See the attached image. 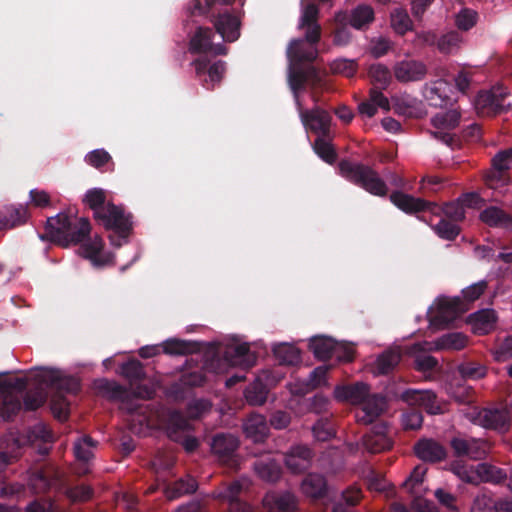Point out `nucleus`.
Masks as SVG:
<instances>
[{"label":"nucleus","instance_id":"f257e3e1","mask_svg":"<svg viewBox=\"0 0 512 512\" xmlns=\"http://www.w3.org/2000/svg\"><path fill=\"white\" fill-rule=\"evenodd\" d=\"M83 203L93 211V218L99 225L112 231L109 235L111 245L121 247L133 230L132 215L122 206L108 202L106 192L101 188L87 190Z\"/></svg>","mask_w":512,"mask_h":512},{"label":"nucleus","instance_id":"f03ea898","mask_svg":"<svg viewBox=\"0 0 512 512\" xmlns=\"http://www.w3.org/2000/svg\"><path fill=\"white\" fill-rule=\"evenodd\" d=\"M321 81L318 70L312 66L307 67H289L288 84L293 93L301 121L306 129L318 135V137H330L331 134V114L319 107L304 110L300 102L299 93L305 89L306 85L317 86Z\"/></svg>","mask_w":512,"mask_h":512},{"label":"nucleus","instance_id":"7ed1b4c3","mask_svg":"<svg viewBox=\"0 0 512 512\" xmlns=\"http://www.w3.org/2000/svg\"><path fill=\"white\" fill-rule=\"evenodd\" d=\"M235 0H191L187 6L190 16H205L225 42H235L240 37L241 20L232 7Z\"/></svg>","mask_w":512,"mask_h":512},{"label":"nucleus","instance_id":"20e7f679","mask_svg":"<svg viewBox=\"0 0 512 512\" xmlns=\"http://www.w3.org/2000/svg\"><path fill=\"white\" fill-rule=\"evenodd\" d=\"M319 8L314 3L302 9L298 29H305L304 38L292 39L287 48L289 67H305L304 63H313L318 56L317 44L321 39V26L318 23Z\"/></svg>","mask_w":512,"mask_h":512},{"label":"nucleus","instance_id":"39448f33","mask_svg":"<svg viewBox=\"0 0 512 512\" xmlns=\"http://www.w3.org/2000/svg\"><path fill=\"white\" fill-rule=\"evenodd\" d=\"M91 224L88 218L70 215L64 212L49 217L45 225L43 240H50L63 247L83 242L90 234Z\"/></svg>","mask_w":512,"mask_h":512},{"label":"nucleus","instance_id":"423d86ee","mask_svg":"<svg viewBox=\"0 0 512 512\" xmlns=\"http://www.w3.org/2000/svg\"><path fill=\"white\" fill-rule=\"evenodd\" d=\"M340 174L349 182L368 193L384 197L388 194L386 182L371 166L350 160H341L338 164Z\"/></svg>","mask_w":512,"mask_h":512},{"label":"nucleus","instance_id":"0eeeda50","mask_svg":"<svg viewBox=\"0 0 512 512\" xmlns=\"http://www.w3.org/2000/svg\"><path fill=\"white\" fill-rule=\"evenodd\" d=\"M340 174L349 182L368 193L384 197L388 194L386 182L371 166L350 160H341L338 164Z\"/></svg>","mask_w":512,"mask_h":512},{"label":"nucleus","instance_id":"6e6552de","mask_svg":"<svg viewBox=\"0 0 512 512\" xmlns=\"http://www.w3.org/2000/svg\"><path fill=\"white\" fill-rule=\"evenodd\" d=\"M165 427L168 437L175 442L182 444L186 452H194L199 441L196 437L188 435L190 423L187 418L178 410L170 411L165 420Z\"/></svg>","mask_w":512,"mask_h":512},{"label":"nucleus","instance_id":"1a4fd4ad","mask_svg":"<svg viewBox=\"0 0 512 512\" xmlns=\"http://www.w3.org/2000/svg\"><path fill=\"white\" fill-rule=\"evenodd\" d=\"M34 380L41 384L55 388V394H76L80 390L79 381L73 376H66L56 369H41L33 374Z\"/></svg>","mask_w":512,"mask_h":512},{"label":"nucleus","instance_id":"9d476101","mask_svg":"<svg viewBox=\"0 0 512 512\" xmlns=\"http://www.w3.org/2000/svg\"><path fill=\"white\" fill-rule=\"evenodd\" d=\"M466 311L467 307L461 298L443 297L438 300L437 313L429 319V323L433 327L443 329L451 325Z\"/></svg>","mask_w":512,"mask_h":512},{"label":"nucleus","instance_id":"9b49d317","mask_svg":"<svg viewBox=\"0 0 512 512\" xmlns=\"http://www.w3.org/2000/svg\"><path fill=\"white\" fill-rule=\"evenodd\" d=\"M473 422L481 427L505 433L510 428V414L504 407H485L475 412Z\"/></svg>","mask_w":512,"mask_h":512},{"label":"nucleus","instance_id":"f8f14e48","mask_svg":"<svg viewBox=\"0 0 512 512\" xmlns=\"http://www.w3.org/2000/svg\"><path fill=\"white\" fill-rule=\"evenodd\" d=\"M163 350L168 355H187L200 351V344L195 341L171 338L159 345H147L139 349V356L144 359L152 358Z\"/></svg>","mask_w":512,"mask_h":512},{"label":"nucleus","instance_id":"ddd939ff","mask_svg":"<svg viewBox=\"0 0 512 512\" xmlns=\"http://www.w3.org/2000/svg\"><path fill=\"white\" fill-rule=\"evenodd\" d=\"M97 388L108 400L119 401L121 403V409L130 414L138 412L140 405L135 402V399L140 396L138 393L132 394L124 386L115 381L106 379L101 380L97 384Z\"/></svg>","mask_w":512,"mask_h":512},{"label":"nucleus","instance_id":"4468645a","mask_svg":"<svg viewBox=\"0 0 512 512\" xmlns=\"http://www.w3.org/2000/svg\"><path fill=\"white\" fill-rule=\"evenodd\" d=\"M508 92L502 86H494L490 91H481L477 95L474 105L478 115L491 117L504 111L503 101Z\"/></svg>","mask_w":512,"mask_h":512},{"label":"nucleus","instance_id":"2eb2a0df","mask_svg":"<svg viewBox=\"0 0 512 512\" xmlns=\"http://www.w3.org/2000/svg\"><path fill=\"white\" fill-rule=\"evenodd\" d=\"M239 439L231 433H216L212 437L211 451L220 462L229 467L237 465V450L239 448Z\"/></svg>","mask_w":512,"mask_h":512},{"label":"nucleus","instance_id":"dca6fc26","mask_svg":"<svg viewBox=\"0 0 512 512\" xmlns=\"http://www.w3.org/2000/svg\"><path fill=\"white\" fill-rule=\"evenodd\" d=\"M214 32L209 27L199 26L189 41V51L192 54L226 55L227 47L222 43H213Z\"/></svg>","mask_w":512,"mask_h":512},{"label":"nucleus","instance_id":"f3484780","mask_svg":"<svg viewBox=\"0 0 512 512\" xmlns=\"http://www.w3.org/2000/svg\"><path fill=\"white\" fill-rule=\"evenodd\" d=\"M244 484L240 480H234L219 487L215 492V498L228 503V512H254L252 507L241 500Z\"/></svg>","mask_w":512,"mask_h":512},{"label":"nucleus","instance_id":"a211bd4d","mask_svg":"<svg viewBox=\"0 0 512 512\" xmlns=\"http://www.w3.org/2000/svg\"><path fill=\"white\" fill-rule=\"evenodd\" d=\"M197 78L207 90H213L219 84L226 70V63L218 60L214 63L206 58H199L193 61Z\"/></svg>","mask_w":512,"mask_h":512},{"label":"nucleus","instance_id":"6ab92c4d","mask_svg":"<svg viewBox=\"0 0 512 512\" xmlns=\"http://www.w3.org/2000/svg\"><path fill=\"white\" fill-rule=\"evenodd\" d=\"M450 445L457 457H468L472 460L483 459L489 452L487 441L482 439L454 437Z\"/></svg>","mask_w":512,"mask_h":512},{"label":"nucleus","instance_id":"aec40b11","mask_svg":"<svg viewBox=\"0 0 512 512\" xmlns=\"http://www.w3.org/2000/svg\"><path fill=\"white\" fill-rule=\"evenodd\" d=\"M401 398L410 406L423 408L430 415L443 413V408L437 399V395L431 390H405Z\"/></svg>","mask_w":512,"mask_h":512},{"label":"nucleus","instance_id":"412c9836","mask_svg":"<svg viewBox=\"0 0 512 512\" xmlns=\"http://www.w3.org/2000/svg\"><path fill=\"white\" fill-rule=\"evenodd\" d=\"M390 201L400 210L407 214H415L418 212H435L438 205L434 202L426 201L406 194L403 191H394L390 194Z\"/></svg>","mask_w":512,"mask_h":512},{"label":"nucleus","instance_id":"4be33fe9","mask_svg":"<svg viewBox=\"0 0 512 512\" xmlns=\"http://www.w3.org/2000/svg\"><path fill=\"white\" fill-rule=\"evenodd\" d=\"M394 76L401 83L422 81L428 72L425 63L415 59H404L393 67Z\"/></svg>","mask_w":512,"mask_h":512},{"label":"nucleus","instance_id":"5701e85b","mask_svg":"<svg viewBox=\"0 0 512 512\" xmlns=\"http://www.w3.org/2000/svg\"><path fill=\"white\" fill-rule=\"evenodd\" d=\"M262 504L268 512H295L298 502L291 492L271 491L265 494Z\"/></svg>","mask_w":512,"mask_h":512},{"label":"nucleus","instance_id":"b1692460","mask_svg":"<svg viewBox=\"0 0 512 512\" xmlns=\"http://www.w3.org/2000/svg\"><path fill=\"white\" fill-rule=\"evenodd\" d=\"M336 22L349 23V25L357 30L367 28L374 21V10L369 5H358L348 12H339L335 17Z\"/></svg>","mask_w":512,"mask_h":512},{"label":"nucleus","instance_id":"393cba45","mask_svg":"<svg viewBox=\"0 0 512 512\" xmlns=\"http://www.w3.org/2000/svg\"><path fill=\"white\" fill-rule=\"evenodd\" d=\"M313 455L308 446L295 445L285 454L284 462L292 473H302L310 467Z\"/></svg>","mask_w":512,"mask_h":512},{"label":"nucleus","instance_id":"a878e982","mask_svg":"<svg viewBox=\"0 0 512 512\" xmlns=\"http://www.w3.org/2000/svg\"><path fill=\"white\" fill-rule=\"evenodd\" d=\"M415 455L424 462L437 463L443 461L447 451L438 441L429 438L419 439L413 447Z\"/></svg>","mask_w":512,"mask_h":512},{"label":"nucleus","instance_id":"bb28decb","mask_svg":"<svg viewBox=\"0 0 512 512\" xmlns=\"http://www.w3.org/2000/svg\"><path fill=\"white\" fill-rule=\"evenodd\" d=\"M384 398L378 394H370L356 409L355 418L358 423L371 424L382 413Z\"/></svg>","mask_w":512,"mask_h":512},{"label":"nucleus","instance_id":"cd10ccee","mask_svg":"<svg viewBox=\"0 0 512 512\" xmlns=\"http://www.w3.org/2000/svg\"><path fill=\"white\" fill-rule=\"evenodd\" d=\"M385 429V426H376L362 437V445L369 453H381L392 448L393 441Z\"/></svg>","mask_w":512,"mask_h":512},{"label":"nucleus","instance_id":"c85d7f7f","mask_svg":"<svg viewBox=\"0 0 512 512\" xmlns=\"http://www.w3.org/2000/svg\"><path fill=\"white\" fill-rule=\"evenodd\" d=\"M334 393L335 397L339 400L360 405L370 395V387L366 383L357 382L350 385L337 386Z\"/></svg>","mask_w":512,"mask_h":512},{"label":"nucleus","instance_id":"c756f323","mask_svg":"<svg viewBox=\"0 0 512 512\" xmlns=\"http://www.w3.org/2000/svg\"><path fill=\"white\" fill-rule=\"evenodd\" d=\"M470 510L471 512H512V502L494 501L487 493H481L474 498Z\"/></svg>","mask_w":512,"mask_h":512},{"label":"nucleus","instance_id":"7c9ffc66","mask_svg":"<svg viewBox=\"0 0 512 512\" xmlns=\"http://www.w3.org/2000/svg\"><path fill=\"white\" fill-rule=\"evenodd\" d=\"M28 211L23 206H4L0 208V230L12 229L26 223Z\"/></svg>","mask_w":512,"mask_h":512},{"label":"nucleus","instance_id":"2f4dec72","mask_svg":"<svg viewBox=\"0 0 512 512\" xmlns=\"http://www.w3.org/2000/svg\"><path fill=\"white\" fill-rule=\"evenodd\" d=\"M479 218L490 227L512 230V215L497 206L485 208Z\"/></svg>","mask_w":512,"mask_h":512},{"label":"nucleus","instance_id":"473e14b6","mask_svg":"<svg viewBox=\"0 0 512 512\" xmlns=\"http://www.w3.org/2000/svg\"><path fill=\"white\" fill-rule=\"evenodd\" d=\"M301 490L312 499L324 498L328 492L327 480L322 474L309 473L302 480Z\"/></svg>","mask_w":512,"mask_h":512},{"label":"nucleus","instance_id":"72a5a7b5","mask_svg":"<svg viewBox=\"0 0 512 512\" xmlns=\"http://www.w3.org/2000/svg\"><path fill=\"white\" fill-rule=\"evenodd\" d=\"M243 429L247 437L260 442L267 437L269 426L263 415L251 414L244 421Z\"/></svg>","mask_w":512,"mask_h":512},{"label":"nucleus","instance_id":"f704fd0d","mask_svg":"<svg viewBox=\"0 0 512 512\" xmlns=\"http://www.w3.org/2000/svg\"><path fill=\"white\" fill-rule=\"evenodd\" d=\"M254 470L259 478L271 483L278 481L282 474L280 464L270 457L257 459L254 462Z\"/></svg>","mask_w":512,"mask_h":512},{"label":"nucleus","instance_id":"c9c22d12","mask_svg":"<svg viewBox=\"0 0 512 512\" xmlns=\"http://www.w3.org/2000/svg\"><path fill=\"white\" fill-rule=\"evenodd\" d=\"M338 348L337 342L329 337L315 336L312 337L309 342V349L317 359L322 361H326L335 356V351Z\"/></svg>","mask_w":512,"mask_h":512},{"label":"nucleus","instance_id":"e433bc0d","mask_svg":"<svg viewBox=\"0 0 512 512\" xmlns=\"http://www.w3.org/2000/svg\"><path fill=\"white\" fill-rule=\"evenodd\" d=\"M197 487V481L193 477L188 476L168 484L164 488V495L168 500L173 501L184 495L194 493Z\"/></svg>","mask_w":512,"mask_h":512},{"label":"nucleus","instance_id":"4c0bfd02","mask_svg":"<svg viewBox=\"0 0 512 512\" xmlns=\"http://www.w3.org/2000/svg\"><path fill=\"white\" fill-rule=\"evenodd\" d=\"M479 484L490 483L493 485L503 484L507 481L506 470L488 462L478 463Z\"/></svg>","mask_w":512,"mask_h":512},{"label":"nucleus","instance_id":"58836bf2","mask_svg":"<svg viewBox=\"0 0 512 512\" xmlns=\"http://www.w3.org/2000/svg\"><path fill=\"white\" fill-rule=\"evenodd\" d=\"M510 165L508 164H497L495 159H492V169L485 176V184L490 188L497 190L505 187L510 181L508 170Z\"/></svg>","mask_w":512,"mask_h":512},{"label":"nucleus","instance_id":"ea45409f","mask_svg":"<svg viewBox=\"0 0 512 512\" xmlns=\"http://www.w3.org/2000/svg\"><path fill=\"white\" fill-rule=\"evenodd\" d=\"M273 354L280 365L295 366L301 362L300 350L292 344L280 343L275 345Z\"/></svg>","mask_w":512,"mask_h":512},{"label":"nucleus","instance_id":"a19ab883","mask_svg":"<svg viewBox=\"0 0 512 512\" xmlns=\"http://www.w3.org/2000/svg\"><path fill=\"white\" fill-rule=\"evenodd\" d=\"M22 395L12 393L11 391L3 392L1 403V416L5 421H12L21 411Z\"/></svg>","mask_w":512,"mask_h":512},{"label":"nucleus","instance_id":"79ce46f5","mask_svg":"<svg viewBox=\"0 0 512 512\" xmlns=\"http://www.w3.org/2000/svg\"><path fill=\"white\" fill-rule=\"evenodd\" d=\"M104 247L102 238L96 236L94 239L84 243L81 247L85 258L90 259L93 265L102 267L107 264L108 259L101 257V251Z\"/></svg>","mask_w":512,"mask_h":512},{"label":"nucleus","instance_id":"37998d69","mask_svg":"<svg viewBox=\"0 0 512 512\" xmlns=\"http://www.w3.org/2000/svg\"><path fill=\"white\" fill-rule=\"evenodd\" d=\"M468 338L460 332H451L442 335L434 342L435 350H461L467 345Z\"/></svg>","mask_w":512,"mask_h":512},{"label":"nucleus","instance_id":"c03bdc74","mask_svg":"<svg viewBox=\"0 0 512 512\" xmlns=\"http://www.w3.org/2000/svg\"><path fill=\"white\" fill-rule=\"evenodd\" d=\"M267 395V386L259 379L249 384L244 391L247 403L252 406L263 405L267 400Z\"/></svg>","mask_w":512,"mask_h":512},{"label":"nucleus","instance_id":"a18cd8bd","mask_svg":"<svg viewBox=\"0 0 512 512\" xmlns=\"http://www.w3.org/2000/svg\"><path fill=\"white\" fill-rule=\"evenodd\" d=\"M360 498V489L349 488L342 493V499L333 505L332 512H354L353 507L359 503Z\"/></svg>","mask_w":512,"mask_h":512},{"label":"nucleus","instance_id":"49530a36","mask_svg":"<svg viewBox=\"0 0 512 512\" xmlns=\"http://www.w3.org/2000/svg\"><path fill=\"white\" fill-rule=\"evenodd\" d=\"M52 483V479L42 469L32 472L28 481V485L34 494H43L48 492Z\"/></svg>","mask_w":512,"mask_h":512},{"label":"nucleus","instance_id":"de8ad7c7","mask_svg":"<svg viewBox=\"0 0 512 512\" xmlns=\"http://www.w3.org/2000/svg\"><path fill=\"white\" fill-rule=\"evenodd\" d=\"M462 35L455 31H449L439 37L438 50L442 54H451L460 49Z\"/></svg>","mask_w":512,"mask_h":512},{"label":"nucleus","instance_id":"09e8293b","mask_svg":"<svg viewBox=\"0 0 512 512\" xmlns=\"http://www.w3.org/2000/svg\"><path fill=\"white\" fill-rule=\"evenodd\" d=\"M368 74L374 84H377L380 89H386L392 80L390 69L381 63L372 64L369 67Z\"/></svg>","mask_w":512,"mask_h":512},{"label":"nucleus","instance_id":"8fccbe9b","mask_svg":"<svg viewBox=\"0 0 512 512\" xmlns=\"http://www.w3.org/2000/svg\"><path fill=\"white\" fill-rule=\"evenodd\" d=\"M460 118V113L455 109H451L444 113L436 114L432 118V124L437 129L452 130L458 126Z\"/></svg>","mask_w":512,"mask_h":512},{"label":"nucleus","instance_id":"3c124183","mask_svg":"<svg viewBox=\"0 0 512 512\" xmlns=\"http://www.w3.org/2000/svg\"><path fill=\"white\" fill-rule=\"evenodd\" d=\"M330 137H317L313 148L315 153L326 163L333 164L337 159V153L332 144L328 141Z\"/></svg>","mask_w":512,"mask_h":512},{"label":"nucleus","instance_id":"603ef678","mask_svg":"<svg viewBox=\"0 0 512 512\" xmlns=\"http://www.w3.org/2000/svg\"><path fill=\"white\" fill-rule=\"evenodd\" d=\"M433 231L442 239L453 241L460 234V227L456 222L446 218H441L439 222L432 226Z\"/></svg>","mask_w":512,"mask_h":512},{"label":"nucleus","instance_id":"864d4df0","mask_svg":"<svg viewBox=\"0 0 512 512\" xmlns=\"http://www.w3.org/2000/svg\"><path fill=\"white\" fill-rule=\"evenodd\" d=\"M446 85L444 81H436L433 86L425 92V98L433 107H443L448 104L450 98L442 92V86Z\"/></svg>","mask_w":512,"mask_h":512},{"label":"nucleus","instance_id":"5fc2aeb1","mask_svg":"<svg viewBox=\"0 0 512 512\" xmlns=\"http://www.w3.org/2000/svg\"><path fill=\"white\" fill-rule=\"evenodd\" d=\"M121 374L131 383L141 381L145 378V371L142 363L136 359H130L121 365Z\"/></svg>","mask_w":512,"mask_h":512},{"label":"nucleus","instance_id":"6e6d98bb","mask_svg":"<svg viewBox=\"0 0 512 512\" xmlns=\"http://www.w3.org/2000/svg\"><path fill=\"white\" fill-rule=\"evenodd\" d=\"M391 26L397 34L404 35L412 29L413 23L405 10L395 9L391 13Z\"/></svg>","mask_w":512,"mask_h":512},{"label":"nucleus","instance_id":"4d7b16f0","mask_svg":"<svg viewBox=\"0 0 512 512\" xmlns=\"http://www.w3.org/2000/svg\"><path fill=\"white\" fill-rule=\"evenodd\" d=\"M314 437L321 442L330 440L335 436L334 424L329 418H320L312 427Z\"/></svg>","mask_w":512,"mask_h":512},{"label":"nucleus","instance_id":"13d9d810","mask_svg":"<svg viewBox=\"0 0 512 512\" xmlns=\"http://www.w3.org/2000/svg\"><path fill=\"white\" fill-rule=\"evenodd\" d=\"M93 494V488L85 484L69 486L65 489V496L72 503L87 502L92 498Z\"/></svg>","mask_w":512,"mask_h":512},{"label":"nucleus","instance_id":"bf43d9fd","mask_svg":"<svg viewBox=\"0 0 512 512\" xmlns=\"http://www.w3.org/2000/svg\"><path fill=\"white\" fill-rule=\"evenodd\" d=\"M442 212L446 219L453 222H461L465 219V209L459 200L446 203L442 208L438 206V209L433 214H438Z\"/></svg>","mask_w":512,"mask_h":512},{"label":"nucleus","instance_id":"052dcab7","mask_svg":"<svg viewBox=\"0 0 512 512\" xmlns=\"http://www.w3.org/2000/svg\"><path fill=\"white\" fill-rule=\"evenodd\" d=\"M95 445L96 442L88 435L78 439L74 444V453L77 460L88 462L93 457L91 448Z\"/></svg>","mask_w":512,"mask_h":512},{"label":"nucleus","instance_id":"680f3d73","mask_svg":"<svg viewBox=\"0 0 512 512\" xmlns=\"http://www.w3.org/2000/svg\"><path fill=\"white\" fill-rule=\"evenodd\" d=\"M399 361V354L391 351L384 352L377 358V372L383 375L388 374L398 365Z\"/></svg>","mask_w":512,"mask_h":512},{"label":"nucleus","instance_id":"e2e57ef3","mask_svg":"<svg viewBox=\"0 0 512 512\" xmlns=\"http://www.w3.org/2000/svg\"><path fill=\"white\" fill-rule=\"evenodd\" d=\"M459 373L464 379L478 380L486 375V367L478 362H465L459 368Z\"/></svg>","mask_w":512,"mask_h":512},{"label":"nucleus","instance_id":"0e129e2a","mask_svg":"<svg viewBox=\"0 0 512 512\" xmlns=\"http://www.w3.org/2000/svg\"><path fill=\"white\" fill-rule=\"evenodd\" d=\"M333 74H339L347 78L353 77L357 71V63L351 59H336L330 64Z\"/></svg>","mask_w":512,"mask_h":512},{"label":"nucleus","instance_id":"69168bd1","mask_svg":"<svg viewBox=\"0 0 512 512\" xmlns=\"http://www.w3.org/2000/svg\"><path fill=\"white\" fill-rule=\"evenodd\" d=\"M477 13L468 8H463L455 16V25L462 31H468L476 25Z\"/></svg>","mask_w":512,"mask_h":512},{"label":"nucleus","instance_id":"338daca9","mask_svg":"<svg viewBox=\"0 0 512 512\" xmlns=\"http://www.w3.org/2000/svg\"><path fill=\"white\" fill-rule=\"evenodd\" d=\"M51 411L55 418L65 421L69 414V402L64 395L55 394L51 399Z\"/></svg>","mask_w":512,"mask_h":512},{"label":"nucleus","instance_id":"774afa93","mask_svg":"<svg viewBox=\"0 0 512 512\" xmlns=\"http://www.w3.org/2000/svg\"><path fill=\"white\" fill-rule=\"evenodd\" d=\"M402 422L406 430H416L422 426L423 415L418 408L411 406L410 409L403 413Z\"/></svg>","mask_w":512,"mask_h":512}]
</instances>
